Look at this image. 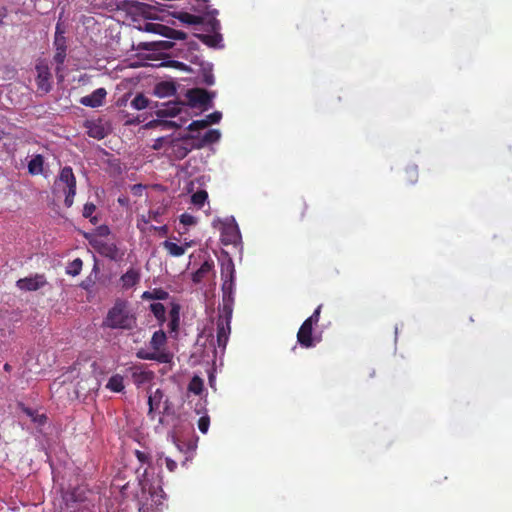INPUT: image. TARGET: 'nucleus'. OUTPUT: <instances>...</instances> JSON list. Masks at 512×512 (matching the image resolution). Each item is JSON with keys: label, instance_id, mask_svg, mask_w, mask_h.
I'll return each instance as SVG.
<instances>
[{"label": "nucleus", "instance_id": "5fc2aeb1", "mask_svg": "<svg viewBox=\"0 0 512 512\" xmlns=\"http://www.w3.org/2000/svg\"><path fill=\"white\" fill-rule=\"evenodd\" d=\"M155 231H158L160 233V235H167L168 233V227L166 225H163V226H160V227H156V226H153L152 227Z\"/></svg>", "mask_w": 512, "mask_h": 512}, {"label": "nucleus", "instance_id": "c85d7f7f", "mask_svg": "<svg viewBox=\"0 0 512 512\" xmlns=\"http://www.w3.org/2000/svg\"><path fill=\"white\" fill-rule=\"evenodd\" d=\"M222 301L223 303L220 310L221 314L219 318H223V321H227L230 324L233 313L234 299H222Z\"/></svg>", "mask_w": 512, "mask_h": 512}, {"label": "nucleus", "instance_id": "a19ab883", "mask_svg": "<svg viewBox=\"0 0 512 512\" xmlns=\"http://www.w3.org/2000/svg\"><path fill=\"white\" fill-rule=\"evenodd\" d=\"M209 126V122H207V120L204 118V119H201V120H195V121H192L189 126L187 127V129L189 131H197V130H200V129H204L206 127Z\"/></svg>", "mask_w": 512, "mask_h": 512}, {"label": "nucleus", "instance_id": "bf43d9fd", "mask_svg": "<svg viewBox=\"0 0 512 512\" xmlns=\"http://www.w3.org/2000/svg\"><path fill=\"white\" fill-rule=\"evenodd\" d=\"M192 245H193V242L190 241V242H184V244L182 246H184L185 250H186L187 248L191 247Z\"/></svg>", "mask_w": 512, "mask_h": 512}, {"label": "nucleus", "instance_id": "aec40b11", "mask_svg": "<svg viewBox=\"0 0 512 512\" xmlns=\"http://www.w3.org/2000/svg\"><path fill=\"white\" fill-rule=\"evenodd\" d=\"M221 133L217 129H210L199 139V142L195 144L197 149H200L206 145L216 143L219 141Z\"/></svg>", "mask_w": 512, "mask_h": 512}, {"label": "nucleus", "instance_id": "7c9ffc66", "mask_svg": "<svg viewBox=\"0 0 512 512\" xmlns=\"http://www.w3.org/2000/svg\"><path fill=\"white\" fill-rule=\"evenodd\" d=\"M150 310L160 324H163L166 321V309L162 303H152L150 305Z\"/></svg>", "mask_w": 512, "mask_h": 512}, {"label": "nucleus", "instance_id": "393cba45", "mask_svg": "<svg viewBox=\"0 0 512 512\" xmlns=\"http://www.w3.org/2000/svg\"><path fill=\"white\" fill-rule=\"evenodd\" d=\"M106 388L112 392L120 393L124 390V378L119 374L111 376L106 384Z\"/></svg>", "mask_w": 512, "mask_h": 512}, {"label": "nucleus", "instance_id": "7ed1b4c3", "mask_svg": "<svg viewBox=\"0 0 512 512\" xmlns=\"http://www.w3.org/2000/svg\"><path fill=\"white\" fill-rule=\"evenodd\" d=\"M76 183V177L70 166L63 167L54 182L55 188L61 189L64 193V204L68 208H70L74 203V197L76 195Z\"/></svg>", "mask_w": 512, "mask_h": 512}, {"label": "nucleus", "instance_id": "4d7b16f0", "mask_svg": "<svg viewBox=\"0 0 512 512\" xmlns=\"http://www.w3.org/2000/svg\"><path fill=\"white\" fill-rule=\"evenodd\" d=\"M160 45L164 49H169V48H171L173 46V42H171V41H162V42H160Z\"/></svg>", "mask_w": 512, "mask_h": 512}, {"label": "nucleus", "instance_id": "f3484780", "mask_svg": "<svg viewBox=\"0 0 512 512\" xmlns=\"http://www.w3.org/2000/svg\"><path fill=\"white\" fill-rule=\"evenodd\" d=\"M130 370L132 380L137 386H141L151 381L154 377V373L152 371L143 370L140 366H133L130 368Z\"/></svg>", "mask_w": 512, "mask_h": 512}, {"label": "nucleus", "instance_id": "ddd939ff", "mask_svg": "<svg viewBox=\"0 0 512 512\" xmlns=\"http://www.w3.org/2000/svg\"><path fill=\"white\" fill-rule=\"evenodd\" d=\"M107 96V91L105 88H98L94 90L91 94L86 95L80 99V103L83 106L97 108L103 105L105 98Z\"/></svg>", "mask_w": 512, "mask_h": 512}, {"label": "nucleus", "instance_id": "e2e57ef3", "mask_svg": "<svg viewBox=\"0 0 512 512\" xmlns=\"http://www.w3.org/2000/svg\"><path fill=\"white\" fill-rule=\"evenodd\" d=\"M2 24V20L0 19V25Z\"/></svg>", "mask_w": 512, "mask_h": 512}, {"label": "nucleus", "instance_id": "0eeeda50", "mask_svg": "<svg viewBox=\"0 0 512 512\" xmlns=\"http://www.w3.org/2000/svg\"><path fill=\"white\" fill-rule=\"evenodd\" d=\"M187 98L190 106L208 109L211 107V95L208 91L201 88L188 90Z\"/></svg>", "mask_w": 512, "mask_h": 512}, {"label": "nucleus", "instance_id": "dca6fc26", "mask_svg": "<svg viewBox=\"0 0 512 512\" xmlns=\"http://www.w3.org/2000/svg\"><path fill=\"white\" fill-rule=\"evenodd\" d=\"M140 279V270L131 267L120 277L121 287L124 290H128L136 286L140 282Z\"/></svg>", "mask_w": 512, "mask_h": 512}, {"label": "nucleus", "instance_id": "6e6d98bb", "mask_svg": "<svg viewBox=\"0 0 512 512\" xmlns=\"http://www.w3.org/2000/svg\"><path fill=\"white\" fill-rule=\"evenodd\" d=\"M308 206L305 202H302L301 203V207H300V217L301 219H303L306 215V210H307Z\"/></svg>", "mask_w": 512, "mask_h": 512}, {"label": "nucleus", "instance_id": "79ce46f5", "mask_svg": "<svg viewBox=\"0 0 512 512\" xmlns=\"http://www.w3.org/2000/svg\"><path fill=\"white\" fill-rule=\"evenodd\" d=\"M406 177L409 183H415L418 179V170L417 167H409L406 169Z\"/></svg>", "mask_w": 512, "mask_h": 512}, {"label": "nucleus", "instance_id": "423d86ee", "mask_svg": "<svg viewBox=\"0 0 512 512\" xmlns=\"http://www.w3.org/2000/svg\"><path fill=\"white\" fill-rule=\"evenodd\" d=\"M47 284L46 276L39 273L16 281L17 288L27 292L37 291Z\"/></svg>", "mask_w": 512, "mask_h": 512}, {"label": "nucleus", "instance_id": "39448f33", "mask_svg": "<svg viewBox=\"0 0 512 512\" xmlns=\"http://www.w3.org/2000/svg\"><path fill=\"white\" fill-rule=\"evenodd\" d=\"M54 46H55V54L54 61L57 64L56 72L58 73L61 70V66L64 64L66 59V38L64 36V31L61 30L60 25L56 26L55 38H54Z\"/></svg>", "mask_w": 512, "mask_h": 512}, {"label": "nucleus", "instance_id": "a18cd8bd", "mask_svg": "<svg viewBox=\"0 0 512 512\" xmlns=\"http://www.w3.org/2000/svg\"><path fill=\"white\" fill-rule=\"evenodd\" d=\"M135 456L138 459V461L141 462L142 464H149L151 461L150 455L140 450L135 451Z\"/></svg>", "mask_w": 512, "mask_h": 512}, {"label": "nucleus", "instance_id": "052dcab7", "mask_svg": "<svg viewBox=\"0 0 512 512\" xmlns=\"http://www.w3.org/2000/svg\"><path fill=\"white\" fill-rule=\"evenodd\" d=\"M6 133L3 130H0V140L5 137Z\"/></svg>", "mask_w": 512, "mask_h": 512}, {"label": "nucleus", "instance_id": "9d476101", "mask_svg": "<svg viewBox=\"0 0 512 512\" xmlns=\"http://www.w3.org/2000/svg\"><path fill=\"white\" fill-rule=\"evenodd\" d=\"M36 71H37L36 83H37L38 90L41 93L46 94L52 88L51 73H50L49 67L46 64L40 63L36 66Z\"/></svg>", "mask_w": 512, "mask_h": 512}, {"label": "nucleus", "instance_id": "37998d69", "mask_svg": "<svg viewBox=\"0 0 512 512\" xmlns=\"http://www.w3.org/2000/svg\"><path fill=\"white\" fill-rule=\"evenodd\" d=\"M180 223L185 225V226H191V225H195L196 224V218L191 215V214H188V213H183L182 215H180Z\"/></svg>", "mask_w": 512, "mask_h": 512}, {"label": "nucleus", "instance_id": "49530a36", "mask_svg": "<svg viewBox=\"0 0 512 512\" xmlns=\"http://www.w3.org/2000/svg\"><path fill=\"white\" fill-rule=\"evenodd\" d=\"M322 305H319L313 312V314L308 317L305 321H310L311 325H315L319 322L320 313H321Z\"/></svg>", "mask_w": 512, "mask_h": 512}, {"label": "nucleus", "instance_id": "cd10ccee", "mask_svg": "<svg viewBox=\"0 0 512 512\" xmlns=\"http://www.w3.org/2000/svg\"><path fill=\"white\" fill-rule=\"evenodd\" d=\"M164 397V393L161 389H156L153 393H151L148 397V405H149V414H151L154 410L159 409L160 403Z\"/></svg>", "mask_w": 512, "mask_h": 512}, {"label": "nucleus", "instance_id": "f257e3e1", "mask_svg": "<svg viewBox=\"0 0 512 512\" xmlns=\"http://www.w3.org/2000/svg\"><path fill=\"white\" fill-rule=\"evenodd\" d=\"M102 326L115 330H133L137 326V318L129 302L117 298L103 319Z\"/></svg>", "mask_w": 512, "mask_h": 512}, {"label": "nucleus", "instance_id": "a878e982", "mask_svg": "<svg viewBox=\"0 0 512 512\" xmlns=\"http://www.w3.org/2000/svg\"><path fill=\"white\" fill-rule=\"evenodd\" d=\"M169 324L168 327L170 331L175 332L178 330L180 323V306L178 304H173L169 311Z\"/></svg>", "mask_w": 512, "mask_h": 512}, {"label": "nucleus", "instance_id": "e433bc0d", "mask_svg": "<svg viewBox=\"0 0 512 512\" xmlns=\"http://www.w3.org/2000/svg\"><path fill=\"white\" fill-rule=\"evenodd\" d=\"M96 210V205L92 202H88L83 207L82 215L84 218H89L92 224H97L98 218L93 216V213Z\"/></svg>", "mask_w": 512, "mask_h": 512}, {"label": "nucleus", "instance_id": "603ef678", "mask_svg": "<svg viewBox=\"0 0 512 512\" xmlns=\"http://www.w3.org/2000/svg\"><path fill=\"white\" fill-rule=\"evenodd\" d=\"M165 463H166V467L167 469L170 471V472H174L177 468V463L172 460L171 458H166L165 459Z\"/></svg>", "mask_w": 512, "mask_h": 512}, {"label": "nucleus", "instance_id": "09e8293b", "mask_svg": "<svg viewBox=\"0 0 512 512\" xmlns=\"http://www.w3.org/2000/svg\"><path fill=\"white\" fill-rule=\"evenodd\" d=\"M162 65L163 66H167V67L177 68V69H180V70H187L186 64H184L182 62H179V61H176V60L167 61V62L163 63Z\"/></svg>", "mask_w": 512, "mask_h": 512}, {"label": "nucleus", "instance_id": "473e14b6", "mask_svg": "<svg viewBox=\"0 0 512 512\" xmlns=\"http://www.w3.org/2000/svg\"><path fill=\"white\" fill-rule=\"evenodd\" d=\"M149 99L142 93L137 94L131 101V106L136 110H143L149 107Z\"/></svg>", "mask_w": 512, "mask_h": 512}, {"label": "nucleus", "instance_id": "c03bdc74", "mask_svg": "<svg viewBox=\"0 0 512 512\" xmlns=\"http://www.w3.org/2000/svg\"><path fill=\"white\" fill-rule=\"evenodd\" d=\"M210 425V419L208 416H202L198 420V429L203 433H207Z\"/></svg>", "mask_w": 512, "mask_h": 512}, {"label": "nucleus", "instance_id": "4c0bfd02", "mask_svg": "<svg viewBox=\"0 0 512 512\" xmlns=\"http://www.w3.org/2000/svg\"><path fill=\"white\" fill-rule=\"evenodd\" d=\"M83 262L80 258L74 259L66 268V273L71 276H77L82 270Z\"/></svg>", "mask_w": 512, "mask_h": 512}, {"label": "nucleus", "instance_id": "2f4dec72", "mask_svg": "<svg viewBox=\"0 0 512 512\" xmlns=\"http://www.w3.org/2000/svg\"><path fill=\"white\" fill-rule=\"evenodd\" d=\"M203 389H204L203 379L197 375L193 376L188 384V391L195 395H200L203 392Z\"/></svg>", "mask_w": 512, "mask_h": 512}, {"label": "nucleus", "instance_id": "de8ad7c7", "mask_svg": "<svg viewBox=\"0 0 512 512\" xmlns=\"http://www.w3.org/2000/svg\"><path fill=\"white\" fill-rule=\"evenodd\" d=\"M221 118H222V113L219 111H215L205 117L207 122H209V125L218 123L221 120Z\"/></svg>", "mask_w": 512, "mask_h": 512}, {"label": "nucleus", "instance_id": "680f3d73", "mask_svg": "<svg viewBox=\"0 0 512 512\" xmlns=\"http://www.w3.org/2000/svg\"><path fill=\"white\" fill-rule=\"evenodd\" d=\"M170 126H176L174 122H168Z\"/></svg>", "mask_w": 512, "mask_h": 512}, {"label": "nucleus", "instance_id": "b1692460", "mask_svg": "<svg viewBox=\"0 0 512 512\" xmlns=\"http://www.w3.org/2000/svg\"><path fill=\"white\" fill-rule=\"evenodd\" d=\"M213 267V261H204L199 269L192 274V281L196 284L202 282L206 275L212 271Z\"/></svg>", "mask_w": 512, "mask_h": 512}, {"label": "nucleus", "instance_id": "0e129e2a", "mask_svg": "<svg viewBox=\"0 0 512 512\" xmlns=\"http://www.w3.org/2000/svg\"><path fill=\"white\" fill-rule=\"evenodd\" d=\"M71 512H75V511H71Z\"/></svg>", "mask_w": 512, "mask_h": 512}, {"label": "nucleus", "instance_id": "1a4fd4ad", "mask_svg": "<svg viewBox=\"0 0 512 512\" xmlns=\"http://www.w3.org/2000/svg\"><path fill=\"white\" fill-rule=\"evenodd\" d=\"M93 247L101 256L113 261L119 260L122 256L115 243H110L103 240H96L93 244Z\"/></svg>", "mask_w": 512, "mask_h": 512}, {"label": "nucleus", "instance_id": "6ab92c4d", "mask_svg": "<svg viewBox=\"0 0 512 512\" xmlns=\"http://www.w3.org/2000/svg\"><path fill=\"white\" fill-rule=\"evenodd\" d=\"M212 34H197V38L204 43L205 45L212 47V48H218L221 47V42L223 40V37L220 33V31L211 32Z\"/></svg>", "mask_w": 512, "mask_h": 512}, {"label": "nucleus", "instance_id": "20e7f679", "mask_svg": "<svg viewBox=\"0 0 512 512\" xmlns=\"http://www.w3.org/2000/svg\"><path fill=\"white\" fill-rule=\"evenodd\" d=\"M221 278L222 283V299H234V281H235V268L232 260H228L221 264Z\"/></svg>", "mask_w": 512, "mask_h": 512}, {"label": "nucleus", "instance_id": "c9c22d12", "mask_svg": "<svg viewBox=\"0 0 512 512\" xmlns=\"http://www.w3.org/2000/svg\"><path fill=\"white\" fill-rule=\"evenodd\" d=\"M180 20L190 25H197L204 23L205 17H203L202 15L183 13L180 17Z\"/></svg>", "mask_w": 512, "mask_h": 512}, {"label": "nucleus", "instance_id": "4468645a", "mask_svg": "<svg viewBox=\"0 0 512 512\" xmlns=\"http://www.w3.org/2000/svg\"><path fill=\"white\" fill-rule=\"evenodd\" d=\"M231 332V326L227 321H223V318H218L217 320V345L218 348L223 352L226 348L229 335Z\"/></svg>", "mask_w": 512, "mask_h": 512}, {"label": "nucleus", "instance_id": "f704fd0d", "mask_svg": "<svg viewBox=\"0 0 512 512\" xmlns=\"http://www.w3.org/2000/svg\"><path fill=\"white\" fill-rule=\"evenodd\" d=\"M166 25L160 23L147 22L144 24L143 30L150 33H156L165 36Z\"/></svg>", "mask_w": 512, "mask_h": 512}, {"label": "nucleus", "instance_id": "a211bd4d", "mask_svg": "<svg viewBox=\"0 0 512 512\" xmlns=\"http://www.w3.org/2000/svg\"><path fill=\"white\" fill-rule=\"evenodd\" d=\"M87 134L97 140H101L107 136V130L100 122L88 121L86 124Z\"/></svg>", "mask_w": 512, "mask_h": 512}, {"label": "nucleus", "instance_id": "9b49d317", "mask_svg": "<svg viewBox=\"0 0 512 512\" xmlns=\"http://www.w3.org/2000/svg\"><path fill=\"white\" fill-rule=\"evenodd\" d=\"M189 139H196V137L188 135L187 137H185L184 141L172 140L170 142L171 154H173L175 158L183 159L188 155L189 152H191L193 148H196L195 144L188 145L185 143V141Z\"/></svg>", "mask_w": 512, "mask_h": 512}, {"label": "nucleus", "instance_id": "8fccbe9b", "mask_svg": "<svg viewBox=\"0 0 512 512\" xmlns=\"http://www.w3.org/2000/svg\"><path fill=\"white\" fill-rule=\"evenodd\" d=\"M148 219L145 218V216L143 215L142 216V221L147 224L150 220H154V221H158V218L160 216V213L159 211H149V214H148Z\"/></svg>", "mask_w": 512, "mask_h": 512}, {"label": "nucleus", "instance_id": "c756f323", "mask_svg": "<svg viewBox=\"0 0 512 512\" xmlns=\"http://www.w3.org/2000/svg\"><path fill=\"white\" fill-rule=\"evenodd\" d=\"M169 297V293L161 288L154 289L153 291H145L142 294L143 300H165Z\"/></svg>", "mask_w": 512, "mask_h": 512}, {"label": "nucleus", "instance_id": "6e6552de", "mask_svg": "<svg viewBox=\"0 0 512 512\" xmlns=\"http://www.w3.org/2000/svg\"><path fill=\"white\" fill-rule=\"evenodd\" d=\"M202 5L204 12V15L202 16L205 17L203 24L206 26V31L210 33L220 31L221 24L220 21L216 18L218 15V10L211 8V6L208 4V0H204Z\"/></svg>", "mask_w": 512, "mask_h": 512}, {"label": "nucleus", "instance_id": "2eb2a0df", "mask_svg": "<svg viewBox=\"0 0 512 512\" xmlns=\"http://www.w3.org/2000/svg\"><path fill=\"white\" fill-rule=\"evenodd\" d=\"M87 490L83 487H75L63 495V500L68 507H72L76 503H82L87 499Z\"/></svg>", "mask_w": 512, "mask_h": 512}, {"label": "nucleus", "instance_id": "864d4df0", "mask_svg": "<svg viewBox=\"0 0 512 512\" xmlns=\"http://www.w3.org/2000/svg\"><path fill=\"white\" fill-rule=\"evenodd\" d=\"M167 141L168 140L166 138H164V137L158 138V139H156V141H155V143H154V145L152 147L155 150L161 149L163 147V144L165 142H167Z\"/></svg>", "mask_w": 512, "mask_h": 512}, {"label": "nucleus", "instance_id": "ea45409f", "mask_svg": "<svg viewBox=\"0 0 512 512\" xmlns=\"http://www.w3.org/2000/svg\"><path fill=\"white\" fill-rule=\"evenodd\" d=\"M165 37H167L169 39L184 40V39H186L187 35L183 31L175 30V29L167 26Z\"/></svg>", "mask_w": 512, "mask_h": 512}, {"label": "nucleus", "instance_id": "bb28decb", "mask_svg": "<svg viewBox=\"0 0 512 512\" xmlns=\"http://www.w3.org/2000/svg\"><path fill=\"white\" fill-rule=\"evenodd\" d=\"M162 245L168 254L172 257H180L185 254V247L172 241L166 240L162 243Z\"/></svg>", "mask_w": 512, "mask_h": 512}, {"label": "nucleus", "instance_id": "f8f14e48", "mask_svg": "<svg viewBox=\"0 0 512 512\" xmlns=\"http://www.w3.org/2000/svg\"><path fill=\"white\" fill-rule=\"evenodd\" d=\"M297 342L304 348H311L315 345L313 338V325L310 321H304L297 333Z\"/></svg>", "mask_w": 512, "mask_h": 512}, {"label": "nucleus", "instance_id": "58836bf2", "mask_svg": "<svg viewBox=\"0 0 512 512\" xmlns=\"http://www.w3.org/2000/svg\"><path fill=\"white\" fill-rule=\"evenodd\" d=\"M22 410L27 416H29L32 419L33 422H36L38 424H44L47 420V417L44 414L40 415L31 408L23 407Z\"/></svg>", "mask_w": 512, "mask_h": 512}, {"label": "nucleus", "instance_id": "3c124183", "mask_svg": "<svg viewBox=\"0 0 512 512\" xmlns=\"http://www.w3.org/2000/svg\"><path fill=\"white\" fill-rule=\"evenodd\" d=\"M203 82L208 86H211L214 84V76H213L211 70H208L206 73H204Z\"/></svg>", "mask_w": 512, "mask_h": 512}, {"label": "nucleus", "instance_id": "5701e85b", "mask_svg": "<svg viewBox=\"0 0 512 512\" xmlns=\"http://www.w3.org/2000/svg\"><path fill=\"white\" fill-rule=\"evenodd\" d=\"M180 105H182V103H178V102L165 103V104H163L164 107L159 109L156 112V114L158 117H174L180 113V111H181Z\"/></svg>", "mask_w": 512, "mask_h": 512}, {"label": "nucleus", "instance_id": "4be33fe9", "mask_svg": "<svg viewBox=\"0 0 512 512\" xmlns=\"http://www.w3.org/2000/svg\"><path fill=\"white\" fill-rule=\"evenodd\" d=\"M176 86L173 82H160L155 87V93L157 96L163 98V97H169L176 94Z\"/></svg>", "mask_w": 512, "mask_h": 512}, {"label": "nucleus", "instance_id": "f03ea898", "mask_svg": "<svg viewBox=\"0 0 512 512\" xmlns=\"http://www.w3.org/2000/svg\"><path fill=\"white\" fill-rule=\"evenodd\" d=\"M166 341L167 337L163 330L155 331L150 340V346L154 352L140 349L137 351L136 357L142 360H155L159 363H168L170 360L169 354L160 351L165 346Z\"/></svg>", "mask_w": 512, "mask_h": 512}, {"label": "nucleus", "instance_id": "13d9d810", "mask_svg": "<svg viewBox=\"0 0 512 512\" xmlns=\"http://www.w3.org/2000/svg\"><path fill=\"white\" fill-rule=\"evenodd\" d=\"M3 369L6 371V372H10L12 367L10 364L8 363H5L4 366H3Z\"/></svg>", "mask_w": 512, "mask_h": 512}, {"label": "nucleus", "instance_id": "412c9836", "mask_svg": "<svg viewBox=\"0 0 512 512\" xmlns=\"http://www.w3.org/2000/svg\"><path fill=\"white\" fill-rule=\"evenodd\" d=\"M44 157L41 154H36L28 162V173L31 175H40L44 171Z\"/></svg>", "mask_w": 512, "mask_h": 512}, {"label": "nucleus", "instance_id": "72a5a7b5", "mask_svg": "<svg viewBox=\"0 0 512 512\" xmlns=\"http://www.w3.org/2000/svg\"><path fill=\"white\" fill-rule=\"evenodd\" d=\"M207 199H208V193L206 190H198L195 193H193L191 196L192 204H194L198 208L203 207V205L205 204Z\"/></svg>", "mask_w": 512, "mask_h": 512}]
</instances>
